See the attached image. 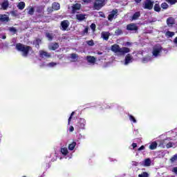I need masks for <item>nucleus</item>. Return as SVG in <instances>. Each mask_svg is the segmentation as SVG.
Instances as JSON below:
<instances>
[{
    "mask_svg": "<svg viewBox=\"0 0 177 177\" xmlns=\"http://www.w3.org/2000/svg\"><path fill=\"white\" fill-rule=\"evenodd\" d=\"M167 3H169V5H175V3H177V0H165Z\"/></svg>",
    "mask_w": 177,
    "mask_h": 177,
    "instance_id": "nucleus-34",
    "label": "nucleus"
},
{
    "mask_svg": "<svg viewBox=\"0 0 177 177\" xmlns=\"http://www.w3.org/2000/svg\"><path fill=\"white\" fill-rule=\"evenodd\" d=\"M157 146H158V144H157V142L154 141L150 144L149 149L150 150H156V149H157Z\"/></svg>",
    "mask_w": 177,
    "mask_h": 177,
    "instance_id": "nucleus-17",
    "label": "nucleus"
},
{
    "mask_svg": "<svg viewBox=\"0 0 177 177\" xmlns=\"http://www.w3.org/2000/svg\"><path fill=\"white\" fill-rule=\"evenodd\" d=\"M140 17V12H136L132 16V20H138V17Z\"/></svg>",
    "mask_w": 177,
    "mask_h": 177,
    "instance_id": "nucleus-23",
    "label": "nucleus"
},
{
    "mask_svg": "<svg viewBox=\"0 0 177 177\" xmlns=\"http://www.w3.org/2000/svg\"><path fill=\"white\" fill-rule=\"evenodd\" d=\"M43 11H44V8H43L41 6H38V7L37 8V9H36V12H37V13H42Z\"/></svg>",
    "mask_w": 177,
    "mask_h": 177,
    "instance_id": "nucleus-33",
    "label": "nucleus"
},
{
    "mask_svg": "<svg viewBox=\"0 0 177 177\" xmlns=\"http://www.w3.org/2000/svg\"><path fill=\"white\" fill-rule=\"evenodd\" d=\"M167 24L168 27H172L174 24H175V20H174V18L172 17H169L167 19Z\"/></svg>",
    "mask_w": 177,
    "mask_h": 177,
    "instance_id": "nucleus-15",
    "label": "nucleus"
},
{
    "mask_svg": "<svg viewBox=\"0 0 177 177\" xmlns=\"http://www.w3.org/2000/svg\"><path fill=\"white\" fill-rule=\"evenodd\" d=\"M174 142H169L167 145H166V147L167 149H171V147H174Z\"/></svg>",
    "mask_w": 177,
    "mask_h": 177,
    "instance_id": "nucleus-41",
    "label": "nucleus"
},
{
    "mask_svg": "<svg viewBox=\"0 0 177 177\" xmlns=\"http://www.w3.org/2000/svg\"><path fill=\"white\" fill-rule=\"evenodd\" d=\"M172 172H174V174H176V175H177V167H175L173 168Z\"/></svg>",
    "mask_w": 177,
    "mask_h": 177,
    "instance_id": "nucleus-47",
    "label": "nucleus"
},
{
    "mask_svg": "<svg viewBox=\"0 0 177 177\" xmlns=\"http://www.w3.org/2000/svg\"><path fill=\"white\" fill-rule=\"evenodd\" d=\"M82 1L84 3H91V2H92V0H82Z\"/></svg>",
    "mask_w": 177,
    "mask_h": 177,
    "instance_id": "nucleus-48",
    "label": "nucleus"
},
{
    "mask_svg": "<svg viewBox=\"0 0 177 177\" xmlns=\"http://www.w3.org/2000/svg\"><path fill=\"white\" fill-rule=\"evenodd\" d=\"M1 38L2 39H6V35H3Z\"/></svg>",
    "mask_w": 177,
    "mask_h": 177,
    "instance_id": "nucleus-57",
    "label": "nucleus"
},
{
    "mask_svg": "<svg viewBox=\"0 0 177 177\" xmlns=\"http://www.w3.org/2000/svg\"><path fill=\"white\" fill-rule=\"evenodd\" d=\"M129 118L130 121H132V122H133L134 124H136V119L135 118V117H133V115H129Z\"/></svg>",
    "mask_w": 177,
    "mask_h": 177,
    "instance_id": "nucleus-39",
    "label": "nucleus"
},
{
    "mask_svg": "<svg viewBox=\"0 0 177 177\" xmlns=\"http://www.w3.org/2000/svg\"><path fill=\"white\" fill-rule=\"evenodd\" d=\"M133 162L136 165V167L138 165V162Z\"/></svg>",
    "mask_w": 177,
    "mask_h": 177,
    "instance_id": "nucleus-58",
    "label": "nucleus"
},
{
    "mask_svg": "<svg viewBox=\"0 0 177 177\" xmlns=\"http://www.w3.org/2000/svg\"><path fill=\"white\" fill-rule=\"evenodd\" d=\"M138 177H149V173L143 171L141 174L138 175Z\"/></svg>",
    "mask_w": 177,
    "mask_h": 177,
    "instance_id": "nucleus-36",
    "label": "nucleus"
},
{
    "mask_svg": "<svg viewBox=\"0 0 177 177\" xmlns=\"http://www.w3.org/2000/svg\"><path fill=\"white\" fill-rule=\"evenodd\" d=\"M87 62L93 64L96 62V58L93 56H87Z\"/></svg>",
    "mask_w": 177,
    "mask_h": 177,
    "instance_id": "nucleus-19",
    "label": "nucleus"
},
{
    "mask_svg": "<svg viewBox=\"0 0 177 177\" xmlns=\"http://www.w3.org/2000/svg\"><path fill=\"white\" fill-rule=\"evenodd\" d=\"M153 10L158 12H161V7L160 6V3H155V5L153 6Z\"/></svg>",
    "mask_w": 177,
    "mask_h": 177,
    "instance_id": "nucleus-21",
    "label": "nucleus"
},
{
    "mask_svg": "<svg viewBox=\"0 0 177 177\" xmlns=\"http://www.w3.org/2000/svg\"><path fill=\"white\" fill-rule=\"evenodd\" d=\"M39 56L40 57H47L49 58L50 57V53L44 51V50H40L39 51Z\"/></svg>",
    "mask_w": 177,
    "mask_h": 177,
    "instance_id": "nucleus-14",
    "label": "nucleus"
},
{
    "mask_svg": "<svg viewBox=\"0 0 177 177\" xmlns=\"http://www.w3.org/2000/svg\"><path fill=\"white\" fill-rule=\"evenodd\" d=\"M56 64H56V62H50L48 64V66H49V67H55V66H56Z\"/></svg>",
    "mask_w": 177,
    "mask_h": 177,
    "instance_id": "nucleus-45",
    "label": "nucleus"
},
{
    "mask_svg": "<svg viewBox=\"0 0 177 177\" xmlns=\"http://www.w3.org/2000/svg\"><path fill=\"white\" fill-rule=\"evenodd\" d=\"M97 54H98V55H103V53H102V52H98Z\"/></svg>",
    "mask_w": 177,
    "mask_h": 177,
    "instance_id": "nucleus-59",
    "label": "nucleus"
},
{
    "mask_svg": "<svg viewBox=\"0 0 177 177\" xmlns=\"http://www.w3.org/2000/svg\"><path fill=\"white\" fill-rule=\"evenodd\" d=\"M17 8L19 10H23V9L26 8V3H24V1H20L18 3Z\"/></svg>",
    "mask_w": 177,
    "mask_h": 177,
    "instance_id": "nucleus-20",
    "label": "nucleus"
},
{
    "mask_svg": "<svg viewBox=\"0 0 177 177\" xmlns=\"http://www.w3.org/2000/svg\"><path fill=\"white\" fill-rule=\"evenodd\" d=\"M85 124H86L85 119H80V121L77 123L76 127L78 129H84Z\"/></svg>",
    "mask_w": 177,
    "mask_h": 177,
    "instance_id": "nucleus-9",
    "label": "nucleus"
},
{
    "mask_svg": "<svg viewBox=\"0 0 177 177\" xmlns=\"http://www.w3.org/2000/svg\"><path fill=\"white\" fill-rule=\"evenodd\" d=\"M165 35H166V37H167V38H172V37H174V35H175V33L174 32L167 30L165 33Z\"/></svg>",
    "mask_w": 177,
    "mask_h": 177,
    "instance_id": "nucleus-25",
    "label": "nucleus"
},
{
    "mask_svg": "<svg viewBox=\"0 0 177 177\" xmlns=\"http://www.w3.org/2000/svg\"><path fill=\"white\" fill-rule=\"evenodd\" d=\"M70 131H71V132H73L74 131V127L71 126L70 127Z\"/></svg>",
    "mask_w": 177,
    "mask_h": 177,
    "instance_id": "nucleus-56",
    "label": "nucleus"
},
{
    "mask_svg": "<svg viewBox=\"0 0 177 177\" xmlns=\"http://www.w3.org/2000/svg\"><path fill=\"white\" fill-rule=\"evenodd\" d=\"M131 146H132L133 149H136V147H138V144H136V143H133V144L131 145Z\"/></svg>",
    "mask_w": 177,
    "mask_h": 177,
    "instance_id": "nucleus-50",
    "label": "nucleus"
},
{
    "mask_svg": "<svg viewBox=\"0 0 177 177\" xmlns=\"http://www.w3.org/2000/svg\"><path fill=\"white\" fill-rule=\"evenodd\" d=\"M10 31H11V32H14V34H16V32H17V29H16L15 27H12L10 28Z\"/></svg>",
    "mask_w": 177,
    "mask_h": 177,
    "instance_id": "nucleus-43",
    "label": "nucleus"
},
{
    "mask_svg": "<svg viewBox=\"0 0 177 177\" xmlns=\"http://www.w3.org/2000/svg\"><path fill=\"white\" fill-rule=\"evenodd\" d=\"M123 33L124 32H122V30L120 28L116 29L115 31V35H122Z\"/></svg>",
    "mask_w": 177,
    "mask_h": 177,
    "instance_id": "nucleus-32",
    "label": "nucleus"
},
{
    "mask_svg": "<svg viewBox=\"0 0 177 177\" xmlns=\"http://www.w3.org/2000/svg\"><path fill=\"white\" fill-rule=\"evenodd\" d=\"M175 161H177V153H176L174 156H173L170 158V162H175Z\"/></svg>",
    "mask_w": 177,
    "mask_h": 177,
    "instance_id": "nucleus-35",
    "label": "nucleus"
},
{
    "mask_svg": "<svg viewBox=\"0 0 177 177\" xmlns=\"http://www.w3.org/2000/svg\"><path fill=\"white\" fill-rule=\"evenodd\" d=\"M61 153L63 156H67L68 154V149H67V147L61 148Z\"/></svg>",
    "mask_w": 177,
    "mask_h": 177,
    "instance_id": "nucleus-26",
    "label": "nucleus"
},
{
    "mask_svg": "<svg viewBox=\"0 0 177 177\" xmlns=\"http://www.w3.org/2000/svg\"><path fill=\"white\" fill-rule=\"evenodd\" d=\"M87 44H88L89 46H93L95 43L93 42V40H88L87 41Z\"/></svg>",
    "mask_w": 177,
    "mask_h": 177,
    "instance_id": "nucleus-42",
    "label": "nucleus"
},
{
    "mask_svg": "<svg viewBox=\"0 0 177 177\" xmlns=\"http://www.w3.org/2000/svg\"><path fill=\"white\" fill-rule=\"evenodd\" d=\"M142 63H148V62H150V57L145 56V57H142Z\"/></svg>",
    "mask_w": 177,
    "mask_h": 177,
    "instance_id": "nucleus-30",
    "label": "nucleus"
},
{
    "mask_svg": "<svg viewBox=\"0 0 177 177\" xmlns=\"http://www.w3.org/2000/svg\"><path fill=\"white\" fill-rule=\"evenodd\" d=\"M11 15H12V16H16V11L15 10L11 11Z\"/></svg>",
    "mask_w": 177,
    "mask_h": 177,
    "instance_id": "nucleus-53",
    "label": "nucleus"
},
{
    "mask_svg": "<svg viewBox=\"0 0 177 177\" xmlns=\"http://www.w3.org/2000/svg\"><path fill=\"white\" fill-rule=\"evenodd\" d=\"M1 8L3 10H6V9L9 8V1L8 0H4V1L1 3Z\"/></svg>",
    "mask_w": 177,
    "mask_h": 177,
    "instance_id": "nucleus-16",
    "label": "nucleus"
},
{
    "mask_svg": "<svg viewBox=\"0 0 177 177\" xmlns=\"http://www.w3.org/2000/svg\"><path fill=\"white\" fill-rule=\"evenodd\" d=\"M160 6H161L162 9H163L164 10H165L169 8V6L166 2L162 3Z\"/></svg>",
    "mask_w": 177,
    "mask_h": 177,
    "instance_id": "nucleus-28",
    "label": "nucleus"
},
{
    "mask_svg": "<svg viewBox=\"0 0 177 177\" xmlns=\"http://www.w3.org/2000/svg\"><path fill=\"white\" fill-rule=\"evenodd\" d=\"M162 51V47L159 46L158 47H155L153 48L152 55L153 56H155V57H157L158 55L161 53Z\"/></svg>",
    "mask_w": 177,
    "mask_h": 177,
    "instance_id": "nucleus-7",
    "label": "nucleus"
},
{
    "mask_svg": "<svg viewBox=\"0 0 177 177\" xmlns=\"http://www.w3.org/2000/svg\"><path fill=\"white\" fill-rule=\"evenodd\" d=\"M77 146V142H73L72 143L69 144L68 149V150L73 151L74 149H75V147Z\"/></svg>",
    "mask_w": 177,
    "mask_h": 177,
    "instance_id": "nucleus-22",
    "label": "nucleus"
},
{
    "mask_svg": "<svg viewBox=\"0 0 177 177\" xmlns=\"http://www.w3.org/2000/svg\"><path fill=\"white\" fill-rule=\"evenodd\" d=\"M142 150H145V145H142L140 148H138V151H142Z\"/></svg>",
    "mask_w": 177,
    "mask_h": 177,
    "instance_id": "nucleus-46",
    "label": "nucleus"
},
{
    "mask_svg": "<svg viewBox=\"0 0 177 177\" xmlns=\"http://www.w3.org/2000/svg\"><path fill=\"white\" fill-rule=\"evenodd\" d=\"M0 21L1 23H8V21H10V18L7 15L0 14Z\"/></svg>",
    "mask_w": 177,
    "mask_h": 177,
    "instance_id": "nucleus-10",
    "label": "nucleus"
},
{
    "mask_svg": "<svg viewBox=\"0 0 177 177\" xmlns=\"http://www.w3.org/2000/svg\"><path fill=\"white\" fill-rule=\"evenodd\" d=\"M109 34L104 32H102V37L103 38V39H104L105 41H109Z\"/></svg>",
    "mask_w": 177,
    "mask_h": 177,
    "instance_id": "nucleus-29",
    "label": "nucleus"
},
{
    "mask_svg": "<svg viewBox=\"0 0 177 177\" xmlns=\"http://www.w3.org/2000/svg\"><path fill=\"white\" fill-rule=\"evenodd\" d=\"M136 3H140L142 2V0H134Z\"/></svg>",
    "mask_w": 177,
    "mask_h": 177,
    "instance_id": "nucleus-55",
    "label": "nucleus"
},
{
    "mask_svg": "<svg viewBox=\"0 0 177 177\" xmlns=\"http://www.w3.org/2000/svg\"><path fill=\"white\" fill-rule=\"evenodd\" d=\"M154 6V1L151 0H145L143 3L144 9H147L148 10H151Z\"/></svg>",
    "mask_w": 177,
    "mask_h": 177,
    "instance_id": "nucleus-4",
    "label": "nucleus"
},
{
    "mask_svg": "<svg viewBox=\"0 0 177 177\" xmlns=\"http://www.w3.org/2000/svg\"><path fill=\"white\" fill-rule=\"evenodd\" d=\"M59 48V43H54L52 44V46H50V49L51 50H56V49Z\"/></svg>",
    "mask_w": 177,
    "mask_h": 177,
    "instance_id": "nucleus-27",
    "label": "nucleus"
},
{
    "mask_svg": "<svg viewBox=\"0 0 177 177\" xmlns=\"http://www.w3.org/2000/svg\"><path fill=\"white\" fill-rule=\"evenodd\" d=\"M127 31H134V32H137L138 30H139V27L137 26L136 24H129L127 26Z\"/></svg>",
    "mask_w": 177,
    "mask_h": 177,
    "instance_id": "nucleus-6",
    "label": "nucleus"
},
{
    "mask_svg": "<svg viewBox=\"0 0 177 177\" xmlns=\"http://www.w3.org/2000/svg\"><path fill=\"white\" fill-rule=\"evenodd\" d=\"M23 177H26V176H23Z\"/></svg>",
    "mask_w": 177,
    "mask_h": 177,
    "instance_id": "nucleus-60",
    "label": "nucleus"
},
{
    "mask_svg": "<svg viewBox=\"0 0 177 177\" xmlns=\"http://www.w3.org/2000/svg\"><path fill=\"white\" fill-rule=\"evenodd\" d=\"M71 59H73V60H77V59H78V55H77L76 53H72L71 55Z\"/></svg>",
    "mask_w": 177,
    "mask_h": 177,
    "instance_id": "nucleus-38",
    "label": "nucleus"
},
{
    "mask_svg": "<svg viewBox=\"0 0 177 177\" xmlns=\"http://www.w3.org/2000/svg\"><path fill=\"white\" fill-rule=\"evenodd\" d=\"M52 9H53V10H59L60 9V3L57 2L53 3Z\"/></svg>",
    "mask_w": 177,
    "mask_h": 177,
    "instance_id": "nucleus-18",
    "label": "nucleus"
},
{
    "mask_svg": "<svg viewBox=\"0 0 177 177\" xmlns=\"http://www.w3.org/2000/svg\"><path fill=\"white\" fill-rule=\"evenodd\" d=\"M15 49H17L18 52H21L24 57H27V56H28V53L32 50V47L26 46L21 43H17L15 46Z\"/></svg>",
    "mask_w": 177,
    "mask_h": 177,
    "instance_id": "nucleus-1",
    "label": "nucleus"
},
{
    "mask_svg": "<svg viewBox=\"0 0 177 177\" xmlns=\"http://www.w3.org/2000/svg\"><path fill=\"white\" fill-rule=\"evenodd\" d=\"M88 27L85 28L84 30V34H88Z\"/></svg>",
    "mask_w": 177,
    "mask_h": 177,
    "instance_id": "nucleus-52",
    "label": "nucleus"
},
{
    "mask_svg": "<svg viewBox=\"0 0 177 177\" xmlns=\"http://www.w3.org/2000/svg\"><path fill=\"white\" fill-rule=\"evenodd\" d=\"M174 45H176L177 46V37H176L173 41Z\"/></svg>",
    "mask_w": 177,
    "mask_h": 177,
    "instance_id": "nucleus-51",
    "label": "nucleus"
},
{
    "mask_svg": "<svg viewBox=\"0 0 177 177\" xmlns=\"http://www.w3.org/2000/svg\"><path fill=\"white\" fill-rule=\"evenodd\" d=\"M118 16V9H114L108 15V20L109 21H113V19H117Z\"/></svg>",
    "mask_w": 177,
    "mask_h": 177,
    "instance_id": "nucleus-5",
    "label": "nucleus"
},
{
    "mask_svg": "<svg viewBox=\"0 0 177 177\" xmlns=\"http://www.w3.org/2000/svg\"><path fill=\"white\" fill-rule=\"evenodd\" d=\"M81 9V4L75 3L72 6V13L74 15L77 12V10H80Z\"/></svg>",
    "mask_w": 177,
    "mask_h": 177,
    "instance_id": "nucleus-12",
    "label": "nucleus"
},
{
    "mask_svg": "<svg viewBox=\"0 0 177 177\" xmlns=\"http://www.w3.org/2000/svg\"><path fill=\"white\" fill-rule=\"evenodd\" d=\"M99 15L101 17H106V16L104 15V13H103V12H100Z\"/></svg>",
    "mask_w": 177,
    "mask_h": 177,
    "instance_id": "nucleus-49",
    "label": "nucleus"
},
{
    "mask_svg": "<svg viewBox=\"0 0 177 177\" xmlns=\"http://www.w3.org/2000/svg\"><path fill=\"white\" fill-rule=\"evenodd\" d=\"M36 42H37V45H39V42H41V39H36Z\"/></svg>",
    "mask_w": 177,
    "mask_h": 177,
    "instance_id": "nucleus-54",
    "label": "nucleus"
},
{
    "mask_svg": "<svg viewBox=\"0 0 177 177\" xmlns=\"http://www.w3.org/2000/svg\"><path fill=\"white\" fill-rule=\"evenodd\" d=\"M85 19H86V14L78 13L76 15V20H78V21H84Z\"/></svg>",
    "mask_w": 177,
    "mask_h": 177,
    "instance_id": "nucleus-11",
    "label": "nucleus"
},
{
    "mask_svg": "<svg viewBox=\"0 0 177 177\" xmlns=\"http://www.w3.org/2000/svg\"><path fill=\"white\" fill-rule=\"evenodd\" d=\"M34 12H35V10H34V8L31 7L28 10V14L32 16V15H34Z\"/></svg>",
    "mask_w": 177,
    "mask_h": 177,
    "instance_id": "nucleus-37",
    "label": "nucleus"
},
{
    "mask_svg": "<svg viewBox=\"0 0 177 177\" xmlns=\"http://www.w3.org/2000/svg\"><path fill=\"white\" fill-rule=\"evenodd\" d=\"M111 50L114 52V53H120L122 55H125V53H129L131 52V49L128 47H122L120 48V45L113 44L111 47Z\"/></svg>",
    "mask_w": 177,
    "mask_h": 177,
    "instance_id": "nucleus-2",
    "label": "nucleus"
},
{
    "mask_svg": "<svg viewBox=\"0 0 177 177\" xmlns=\"http://www.w3.org/2000/svg\"><path fill=\"white\" fill-rule=\"evenodd\" d=\"M90 27H91V30H93V31H95V30H96V24H91Z\"/></svg>",
    "mask_w": 177,
    "mask_h": 177,
    "instance_id": "nucleus-44",
    "label": "nucleus"
},
{
    "mask_svg": "<svg viewBox=\"0 0 177 177\" xmlns=\"http://www.w3.org/2000/svg\"><path fill=\"white\" fill-rule=\"evenodd\" d=\"M133 59V57H132L131 54H127L124 59V64H129V63H131Z\"/></svg>",
    "mask_w": 177,
    "mask_h": 177,
    "instance_id": "nucleus-13",
    "label": "nucleus"
},
{
    "mask_svg": "<svg viewBox=\"0 0 177 177\" xmlns=\"http://www.w3.org/2000/svg\"><path fill=\"white\" fill-rule=\"evenodd\" d=\"M74 114H75V112L73 111L68 120V125H70V122H71V120L73 118V115H74Z\"/></svg>",
    "mask_w": 177,
    "mask_h": 177,
    "instance_id": "nucleus-40",
    "label": "nucleus"
},
{
    "mask_svg": "<svg viewBox=\"0 0 177 177\" xmlns=\"http://www.w3.org/2000/svg\"><path fill=\"white\" fill-rule=\"evenodd\" d=\"M46 38H48V41H52L53 39V35H52V33H46Z\"/></svg>",
    "mask_w": 177,
    "mask_h": 177,
    "instance_id": "nucleus-31",
    "label": "nucleus"
},
{
    "mask_svg": "<svg viewBox=\"0 0 177 177\" xmlns=\"http://www.w3.org/2000/svg\"><path fill=\"white\" fill-rule=\"evenodd\" d=\"M69 26L70 22L68 21V20H64L61 21V30H62V31H66Z\"/></svg>",
    "mask_w": 177,
    "mask_h": 177,
    "instance_id": "nucleus-8",
    "label": "nucleus"
},
{
    "mask_svg": "<svg viewBox=\"0 0 177 177\" xmlns=\"http://www.w3.org/2000/svg\"><path fill=\"white\" fill-rule=\"evenodd\" d=\"M145 167H150L151 165V160L150 158H147L144 162Z\"/></svg>",
    "mask_w": 177,
    "mask_h": 177,
    "instance_id": "nucleus-24",
    "label": "nucleus"
},
{
    "mask_svg": "<svg viewBox=\"0 0 177 177\" xmlns=\"http://www.w3.org/2000/svg\"><path fill=\"white\" fill-rule=\"evenodd\" d=\"M106 0H95L93 3L94 10H100L101 8L106 5Z\"/></svg>",
    "mask_w": 177,
    "mask_h": 177,
    "instance_id": "nucleus-3",
    "label": "nucleus"
}]
</instances>
